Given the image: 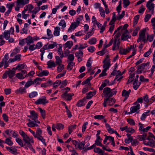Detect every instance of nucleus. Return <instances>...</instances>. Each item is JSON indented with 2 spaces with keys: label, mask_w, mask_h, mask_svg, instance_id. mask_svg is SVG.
I'll list each match as a JSON object with an SVG mask.
<instances>
[{
  "label": "nucleus",
  "mask_w": 155,
  "mask_h": 155,
  "mask_svg": "<svg viewBox=\"0 0 155 155\" xmlns=\"http://www.w3.org/2000/svg\"><path fill=\"white\" fill-rule=\"evenodd\" d=\"M28 130L33 135L34 137L38 140L41 141L45 146H46L45 142V140L41 136L42 134V131L40 128H38L35 132L31 130L30 128H28Z\"/></svg>",
  "instance_id": "1"
},
{
  "label": "nucleus",
  "mask_w": 155,
  "mask_h": 155,
  "mask_svg": "<svg viewBox=\"0 0 155 155\" xmlns=\"http://www.w3.org/2000/svg\"><path fill=\"white\" fill-rule=\"evenodd\" d=\"M30 115H28V117L31 118L35 122L38 124L40 123V122L37 119L38 118V114L33 110H30Z\"/></svg>",
  "instance_id": "2"
},
{
  "label": "nucleus",
  "mask_w": 155,
  "mask_h": 155,
  "mask_svg": "<svg viewBox=\"0 0 155 155\" xmlns=\"http://www.w3.org/2000/svg\"><path fill=\"white\" fill-rule=\"evenodd\" d=\"M48 102V101H47L46 97L45 96H43L41 98H39L37 101L35 102V104L38 105L40 104H42L43 105L45 104L46 103Z\"/></svg>",
  "instance_id": "3"
},
{
  "label": "nucleus",
  "mask_w": 155,
  "mask_h": 155,
  "mask_svg": "<svg viewBox=\"0 0 155 155\" xmlns=\"http://www.w3.org/2000/svg\"><path fill=\"white\" fill-rule=\"evenodd\" d=\"M146 31V30L145 29H144L140 31L139 37L137 40V42H140L143 39L146 38L145 36Z\"/></svg>",
  "instance_id": "4"
},
{
  "label": "nucleus",
  "mask_w": 155,
  "mask_h": 155,
  "mask_svg": "<svg viewBox=\"0 0 155 155\" xmlns=\"http://www.w3.org/2000/svg\"><path fill=\"white\" fill-rule=\"evenodd\" d=\"M79 19V18H78L77 21L73 22L71 24L70 27L68 30V31H69L71 29H75L79 24L80 22L78 20Z\"/></svg>",
  "instance_id": "5"
},
{
  "label": "nucleus",
  "mask_w": 155,
  "mask_h": 155,
  "mask_svg": "<svg viewBox=\"0 0 155 155\" xmlns=\"http://www.w3.org/2000/svg\"><path fill=\"white\" fill-rule=\"evenodd\" d=\"M21 57V54L17 55L15 56L13 58H10L8 61V62L9 63L16 61L17 60L20 61Z\"/></svg>",
  "instance_id": "6"
},
{
  "label": "nucleus",
  "mask_w": 155,
  "mask_h": 155,
  "mask_svg": "<svg viewBox=\"0 0 155 155\" xmlns=\"http://www.w3.org/2000/svg\"><path fill=\"white\" fill-rule=\"evenodd\" d=\"M131 92L130 89L127 91L126 90H124L122 92V95L123 97H125L124 101H125L127 99L129 96V94Z\"/></svg>",
  "instance_id": "7"
},
{
  "label": "nucleus",
  "mask_w": 155,
  "mask_h": 155,
  "mask_svg": "<svg viewBox=\"0 0 155 155\" xmlns=\"http://www.w3.org/2000/svg\"><path fill=\"white\" fill-rule=\"evenodd\" d=\"M110 92V89L109 87H106L103 89V93L104 94V96L107 98L108 97Z\"/></svg>",
  "instance_id": "8"
},
{
  "label": "nucleus",
  "mask_w": 155,
  "mask_h": 155,
  "mask_svg": "<svg viewBox=\"0 0 155 155\" xmlns=\"http://www.w3.org/2000/svg\"><path fill=\"white\" fill-rule=\"evenodd\" d=\"M120 33L118 32L114 36V43L112 48V50L113 51H114L115 50L116 44L117 41V39L120 36Z\"/></svg>",
  "instance_id": "9"
},
{
  "label": "nucleus",
  "mask_w": 155,
  "mask_h": 155,
  "mask_svg": "<svg viewBox=\"0 0 155 155\" xmlns=\"http://www.w3.org/2000/svg\"><path fill=\"white\" fill-rule=\"evenodd\" d=\"M140 105L139 104H137L136 106H134L130 108V112L128 113V114H130L136 112L137 110L140 109Z\"/></svg>",
  "instance_id": "10"
},
{
  "label": "nucleus",
  "mask_w": 155,
  "mask_h": 155,
  "mask_svg": "<svg viewBox=\"0 0 155 155\" xmlns=\"http://www.w3.org/2000/svg\"><path fill=\"white\" fill-rule=\"evenodd\" d=\"M23 138V140L24 141L25 143H26L28 142H31L32 143H33L34 142L32 138H30L27 135L26 136H25Z\"/></svg>",
  "instance_id": "11"
},
{
  "label": "nucleus",
  "mask_w": 155,
  "mask_h": 155,
  "mask_svg": "<svg viewBox=\"0 0 155 155\" xmlns=\"http://www.w3.org/2000/svg\"><path fill=\"white\" fill-rule=\"evenodd\" d=\"M28 121L29 122L27 123V124L28 127H34L35 126H38V125L36 124L35 122L32 120H31L30 119H28Z\"/></svg>",
  "instance_id": "12"
},
{
  "label": "nucleus",
  "mask_w": 155,
  "mask_h": 155,
  "mask_svg": "<svg viewBox=\"0 0 155 155\" xmlns=\"http://www.w3.org/2000/svg\"><path fill=\"white\" fill-rule=\"evenodd\" d=\"M25 40H26V42L28 45L34 42L33 40L30 35L28 36L27 38H25Z\"/></svg>",
  "instance_id": "13"
},
{
  "label": "nucleus",
  "mask_w": 155,
  "mask_h": 155,
  "mask_svg": "<svg viewBox=\"0 0 155 155\" xmlns=\"http://www.w3.org/2000/svg\"><path fill=\"white\" fill-rule=\"evenodd\" d=\"M143 143L145 145L149 146L152 147H155V141H152V142H146V141H144Z\"/></svg>",
  "instance_id": "14"
},
{
  "label": "nucleus",
  "mask_w": 155,
  "mask_h": 155,
  "mask_svg": "<svg viewBox=\"0 0 155 155\" xmlns=\"http://www.w3.org/2000/svg\"><path fill=\"white\" fill-rule=\"evenodd\" d=\"M131 37V35H127L125 33H123L121 39L122 41L127 40L128 38H130Z\"/></svg>",
  "instance_id": "15"
},
{
  "label": "nucleus",
  "mask_w": 155,
  "mask_h": 155,
  "mask_svg": "<svg viewBox=\"0 0 155 155\" xmlns=\"http://www.w3.org/2000/svg\"><path fill=\"white\" fill-rule=\"evenodd\" d=\"M110 60H108L106 62L103 63L104 64L103 65V68L106 70L108 69L110 66Z\"/></svg>",
  "instance_id": "16"
},
{
  "label": "nucleus",
  "mask_w": 155,
  "mask_h": 155,
  "mask_svg": "<svg viewBox=\"0 0 155 155\" xmlns=\"http://www.w3.org/2000/svg\"><path fill=\"white\" fill-rule=\"evenodd\" d=\"M85 100V97L83 98L82 100H80L77 103L76 106L78 107H81L84 106L85 104L84 103V102Z\"/></svg>",
  "instance_id": "17"
},
{
  "label": "nucleus",
  "mask_w": 155,
  "mask_h": 155,
  "mask_svg": "<svg viewBox=\"0 0 155 155\" xmlns=\"http://www.w3.org/2000/svg\"><path fill=\"white\" fill-rule=\"evenodd\" d=\"M10 31H9L5 30L3 33L4 38L6 40H8L10 36Z\"/></svg>",
  "instance_id": "18"
},
{
  "label": "nucleus",
  "mask_w": 155,
  "mask_h": 155,
  "mask_svg": "<svg viewBox=\"0 0 155 155\" xmlns=\"http://www.w3.org/2000/svg\"><path fill=\"white\" fill-rule=\"evenodd\" d=\"M6 72H7L9 78H12L15 75V71L14 70H9L8 71H6Z\"/></svg>",
  "instance_id": "19"
},
{
  "label": "nucleus",
  "mask_w": 155,
  "mask_h": 155,
  "mask_svg": "<svg viewBox=\"0 0 155 155\" xmlns=\"http://www.w3.org/2000/svg\"><path fill=\"white\" fill-rule=\"evenodd\" d=\"M147 136V134L146 133H143V135H138L137 136L138 139H139V140H146Z\"/></svg>",
  "instance_id": "20"
},
{
  "label": "nucleus",
  "mask_w": 155,
  "mask_h": 155,
  "mask_svg": "<svg viewBox=\"0 0 155 155\" xmlns=\"http://www.w3.org/2000/svg\"><path fill=\"white\" fill-rule=\"evenodd\" d=\"M49 74V72L46 70H44L42 72L40 73L38 75L39 77H42L43 76H47Z\"/></svg>",
  "instance_id": "21"
},
{
  "label": "nucleus",
  "mask_w": 155,
  "mask_h": 155,
  "mask_svg": "<svg viewBox=\"0 0 155 155\" xmlns=\"http://www.w3.org/2000/svg\"><path fill=\"white\" fill-rule=\"evenodd\" d=\"M75 65V63L74 62H70L67 65V70L71 71L73 68V66Z\"/></svg>",
  "instance_id": "22"
},
{
  "label": "nucleus",
  "mask_w": 155,
  "mask_h": 155,
  "mask_svg": "<svg viewBox=\"0 0 155 155\" xmlns=\"http://www.w3.org/2000/svg\"><path fill=\"white\" fill-rule=\"evenodd\" d=\"M129 52L128 49H123L121 48L120 49L119 53L121 54H126Z\"/></svg>",
  "instance_id": "23"
},
{
  "label": "nucleus",
  "mask_w": 155,
  "mask_h": 155,
  "mask_svg": "<svg viewBox=\"0 0 155 155\" xmlns=\"http://www.w3.org/2000/svg\"><path fill=\"white\" fill-rule=\"evenodd\" d=\"M149 63L148 62L147 63H143L140 65L138 66L137 68L138 70L142 69V70L144 68L145 66H147V65H149Z\"/></svg>",
  "instance_id": "24"
},
{
  "label": "nucleus",
  "mask_w": 155,
  "mask_h": 155,
  "mask_svg": "<svg viewBox=\"0 0 155 155\" xmlns=\"http://www.w3.org/2000/svg\"><path fill=\"white\" fill-rule=\"evenodd\" d=\"M76 126V125L74 124L73 125H71L68 127V130L69 134H71L73 131V130L75 129Z\"/></svg>",
  "instance_id": "25"
},
{
  "label": "nucleus",
  "mask_w": 155,
  "mask_h": 155,
  "mask_svg": "<svg viewBox=\"0 0 155 155\" xmlns=\"http://www.w3.org/2000/svg\"><path fill=\"white\" fill-rule=\"evenodd\" d=\"M47 64L48 66V67L49 68H51L52 67H55V66L54 62L52 60H50L48 62Z\"/></svg>",
  "instance_id": "26"
},
{
  "label": "nucleus",
  "mask_w": 155,
  "mask_h": 155,
  "mask_svg": "<svg viewBox=\"0 0 155 155\" xmlns=\"http://www.w3.org/2000/svg\"><path fill=\"white\" fill-rule=\"evenodd\" d=\"M60 28L58 27H56L55 28V30L54 31V35L55 36H57L59 35Z\"/></svg>",
  "instance_id": "27"
},
{
  "label": "nucleus",
  "mask_w": 155,
  "mask_h": 155,
  "mask_svg": "<svg viewBox=\"0 0 155 155\" xmlns=\"http://www.w3.org/2000/svg\"><path fill=\"white\" fill-rule=\"evenodd\" d=\"M85 145L84 141H83L81 142H80L78 147L80 150H83L85 148L84 146Z\"/></svg>",
  "instance_id": "28"
},
{
  "label": "nucleus",
  "mask_w": 155,
  "mask_h": 155,
  "mask_svg": "<svg viewBox=\"0 0 155 155\" xmlns=\"http://www.w3.org/2000/svg\"><path fill=\"white\" fill-rule=\"evenodd\" d=\"M146 7L149 10H153L154 7V4L153 3H150L148 4V3H147Z\"/></svg>",
  "instance_id": "29"
},
{
  "label": "nucleus",
  "mask_w": 155,
  "mask_h": 155,
  "mask_svg": "<svg viewBox=\"0 0 155 155\" xmlns=\"http://www.w3.org/2000/svg\"><path fill=\"white\" fill-rule=\"evenodd\" d=\"M74 95V94L73 93H70L67 95L65 98H63L68 101H70L71 100L72 97Z\"/></svg>",
  "instance_id": "30"
},
{
  "label": "nucleus",
  "mask_w": 155,
  "mask_h": 155,
  "mask_svg": "<svg viewBox=\"0 0 155 155\" xmlns=\"http://www.w3.org/2000/svg\"><path fill=\"white\" fill-rule=\"evenodd\" d=\"M73 45V42L72 41H68L65 44V47L66 48L68 47L69 49L71 48Z\"/></svg>",
  "instance_id": "31"
},
{
  "label": "nucleus",
  "mask_w": 155,
  "mask_h": 155,
  "mask_svg": "<svg viewBox=\"0 0 155 155\" xmlns=\"http://www.w3.org/2000/svg\"><path fill=\"white\" fill-rule=\"evenodd\" d=\"M94 151L95 153H99L101 155H104V151H103L99 147H97L94 149Z\"/></svg>",
  "instance_id": "32"
},
{
  "label": "nucleus",
  "mask_w": 155,
  "mask_h": 155,
  "mask_svg": "<svg viewBox=\"0 0 155 155\" xmlns=\"http://www.w3.org/2000/svg\"><path fill=\"white\" fill-rule=\"evenodd\" d=\"M12 138L10 137V138H7L5 141V143H6L9 146H12L13 144V143L11 140V139Z\"/></svg>",
  "instance_id": "33"
},
{
  "label": "nucleus",
  "mask_w": 155,
  "mask_h": 155,
  "mask_svg": "<svg viewBox=\"0 0 155 155\" xmlns=\"http://www.w3.org/2000/svg\"><path fill=\"white\" fill-rule=\"evenodd\" d=\"M136 45H130V47H128V51H130L132 49H133V52H135V53H136L137 51V49L136 48Z\"/></svg>",
  "instance_id": "34"
},
{
  "label": "nucleus",
  "mask_w": 155,
  "mask_h": 155,
  "mask_svg": "<svg viewBox=\"0 0 155 155\" xmlns=\"http://www.w3.org/2000/svg\"><path fill=\"white\" fill-rule=\"evenodd\" d=\"M6 148L7 150H9V152H11L14 154L16 155L17 153V149L13 150L11 148V147H6Z\"/></svg>",
  "instance_id": "35"
},
{
  "label": "nucleus",
  "mask_w": 155,
  "mask_h": 155,
  "mask_svg": "<svg viewBox=\"0 0 155 155\" xmlns=\"http://www.w3.org/2000/svg\"><path fill=\"white\" fill-rule=\"evenodd\" d=\"M55 127L58 130H62L64 128V125L62 124H57L56 125Z\"/></svg>",
  "instance_id": "36"
},
{
  "label": "nucleus",
  "mask_w": 155,
  "mask_h": 155,
  "mask_svg": "<svg viewBox=\"0 0 155 155\" xmlns=\"http://www.w3.org/2000/svg\"><path fill=\"white\" fill-rule=\"evenodd\" d=\"M154 36V35L153 34L150 35L148 34L147 35V39L149 42H152Z\"/></svg>",
  "instance_id": "37"
},
{
  "label": "nucleus",
  "mask_w": 155,
  "mask_h": 155,
  "mask_svg": "<svg viewBox=\"0 0 155 155\" xmlns=\"http://www.w3.org/2000/svg\"><path fill=\"white\" fill-rule=\"evenodd\" d=\"M108 101H109L108 102V105L109 106H111L115 103L116 100L115 99H114L113 98H111L110 99L109 98V100Z\"/></svg>",
  "instance_id": "38"
},
{
  "label": "nucleus",
  "mask_w": 155,
  "mask_h": 155,
  "mask_svg": "<svg viewBox=\"0 0 155 155\" xmlns=\"http://www.w3.org/2000/svg\"><path fill=\"white\" fill-rule=\"evenodd\" d=\"M47 35L48 37V39H50L53 37V35L52 34L51 31L48 29L47 30Z\"/></svg>",
  "instance_id": "39"
},
{
  "label": "nucleus",
  "mask_w": 155,
  "mask_h": 155,
  "mask_svg": "<svg viewBox=\"0 0 155 155\" xmlns=\"http://www.w3.org/2000/svg\"><path fill=\"white\" fill-rule=\"evenodd\" d=\"M143 99L144 101L146 103H148L150 104V99H149L148 96L147 94H146L144 96H143Z\"/></svg>",
  "instance_id": "40"
},
{
  "label": "nucleus",
  "mask_w": 155,
  "mask_h": 155,
  "mask_svg": "<svg viewBox=\"0 0 155 155\" xmlns=\"http://www.w3.org/2000/svg\"><path fill=\"white\" fill-rule=\"evenodd\" d=\"M130 2L129 1V0H123V7L124 8H126L130 5Z\"/></svg>",
  "instance_id": "41"
},
{
  "label": "nucleus",
  "mask_w": 155,
  "mask_h": 155,
  "mask_svg": "<svg viewBox=\"0 0 155 155\" xmlns=\"http://www.w3.org/2000/svg\"><path fill=\"white\" fill-rule=\"evenodd\" d=\"M16 142L18 143L21 147H23L24 146H25V144H23V141L22 140L18 138H17L16 139Z\"/></svg>",
  "instance_id": "42"
},
{
  "label": "nucleus",
  "mask_w": 155,
  "mask_h": 155,
  "mask_svg": "<svg viewBox=\"0 0 155 155\" xmlns=\"http://www.w3.org/2000/svg\"><path fill=\"white\" fill-rule=\"evenodd\" d=\"M134 76L135 74H133L130 75L129 79L128 80L127 82V84H129L130 82H131L133 81V80L134 78Z\"/></svg>",
  "instance_id": "43"
},
{
  "label": "nucleus",
  "mask_w": 155,
  "mask_h": 155,
  "mask_svg": "<svg viewBox=\"0 0 155 155\" xmlns=\"http://www.w3.org/2000/svg\"><path fill=\"white\" fill-rule=\"evenodd\" d=\"M39 109L41 114V115L43 119L45 118V110H43L41 108H39Z\"/></svg>",
  "instance_id": "44"
},
{
  "label": "nucleus",
  "mask_w": 155,
  "mask_h": 155,
  "mask_svg": "<svg viewBox=\"0 0 155 155\" xmlns=\"http://www.w3.org/2000/svg\"><path fill=\"white\" fill-rule=\"evenodd\" d=\"M21 73H19L16 74L15 75L16 77L19 79H24L25 77H27V75L25 76H23Z\"/></svg>",
  "instance_id": "45"
},
{
  "label": "nucleus",
  "mask_w": 155,
  "mask_h": 155,
  "mask_svg": "<svg viewBox=\"0 0 155 155\" xmlns=\"http://www.w3.org/2000/svg\"><path fill=\"white\" fill-rule=\"evenodd\" d=\"M14 6V4L13 3H9L6 4V7L8 10H12V8Z\"/></svg>",
  "instance_id": "46"
},
{
  "label": "nucleus",
  "mask_w": 155,
  "mask_h": 155,
  "mask_svg": "<svg viewBox=\"0 0 155 155\" xmlns=\"http://www.w3.org/2000/svg\"><path fill=\"white\" fill-rule=\"evenodd\" d=\"M58 53L60 55V57L61 58H63L64 57V55L61 47H60L59 48H58Z\"/></svg>",
  "instance_id": "47"
},
{
  "label": "nucleus",
  "mask_w": 155,
  "mask_h": 155,
  "mask_svg": "<svg viewBox=\"0 0 155 155\" xmlns=\"http://www.w3.org/2000/svg\"><path fill=\"white\" fill-rule=\"evenodd\" d=\"M56 61L55 62L57 64H61L62 63V60L60 59V57L58 56H56Z\"/></svg>",
  "instance_id": "48"
},
{
  "label": "nucleus",
  "mask_w": 155,
  "mask_h": 155,
  "mask_svg": "<svg viewBox=\"0 0 155 155\" xmlns=\"http://www.w3.org/2000/svg\"><path fill=\"white\" fill-rule=\"evenodd\" d=\"M38 95V93L37 92L33 91L29 94V97L30 98H33Z\"/></svg>",
  "instance_id": "49"
},
{
  "label": "nucleus",
  "mask_w": 155,
  "mask_h": 155,
  "mask_svg": "<svg viewBox=\"0 0 155 155\" xmlns=\"http://www.w3.org/2000/svg\"><path fill=\"white\" fill-rule=\"evenodd\" d=\"M96 39L95 38H93L89 40L88 42L91 45H93L96 43Z\"/></svg>",
  "instance_id": "50"
},
{
  "label": "nucleus",
  "mask_w": 155,
  "mask_h": 155,
  "mask_svg": "<svg viewBox=\"0 0 155 155\" xmlns=\"http://www.w3.org/2000/svg\"><path fill=\"white\" fill-rule=\"evenodd\" d=\"M58 24L60 26H62V28H64L66 26L65 22L64 20H61Z\"/></svg>",
  "instance_id": "51"
},
{
  "label": "nucleus",
  "mask_w": 155,
  "mask_h": 155,
  "mask_svg": "<svg viewBox=\"0 0 155 155\" xmlns=\"http://www.w3.org/2000/svg\"><path fill=\"white\" fill-rule=\"evenodd\" d=\"M25 65L24 64H19L15 68V69H18L19 70H21V69H24Z\"/></svg>",
  "instance_id": "52"
},
{
  "label": "nucleus",
  "mask_w": 155,
  "mask_h": 155,
  "mask_svg": "<svg viewBox=\"0 0 155 155\" xmlns=\"http://www.w3.org/2000/svg\"><path fill=\"white\" fill-rule=\"evenodd\" d=\"M140 30V28L139 27H137L135 29L132 34V35L133 36H134L137 35V34L139 30Z\"/></svg>",
  "instance_id": "53"
},
{
  "label": "nucleus",
  "mask_w": 155,
  "mask_h": 155,
  "mask_svg": "<svg viewBox=\"0 0 155 155\" xmlns=\"http://www.w3.org/2000/svg\"><path fill=\"white\" fill-rule=\"evenodd\" d=\"M57 44L56 42H54L52 44H50L48 46V49H52L56 46Z\"/></svg>",
  "instance_id": "54"
},
{
  "label": "nucleus",
  "mask_w": 155,
  "mask_h": 155,
  "mask_svg": "<svg viewBox=\"0 0 155 155\" xmlns=\"http://www.w3.org/2000/svg\"><path fill=\"white\" fill-rule=\"evenodd\" d=\"M33 84V81H27L25 84V88H28L31 85Z\"/></svg>",
  "instance_id": "55"
},
{
  "label": "nucleus",
  "mask_w": 155,
  "mask_h": 155,
  "mask_svg": "<svg viewBox=\"0 0 155 155\" xmlns=\"http://www.w3.org/2000/svg\"><path fill=\"white\" fill-rule=\"evenodd\" d=\"M59 66L57 68V70L59 71H61L64 68V65L61 64H59Z\"/></svg>",
  "instance_id": "56"
},
{
  "label": "nucleus",
  "mask_w": 155,
  "mask_h": 155,
  "mask_svg": "<svg viewBox=\"0 0 155 155\" xmlns=\"http://www.w3.org/2000/svg\"><path fill=\"white\" fill-rule=\"evenodd\" d=\"M94 33L92 31H90L87 33L86 37L84 38V39L86 40L89 38Z\"/></svg>",
  "instance_id": "57"
},
{
  "label": "nucleus",
  "mask_w": 155,
  "mask_h": 155,
  "mask_svg": "<svg viewBox=\"0 0 155 155\" xmlns=\"http://www.w3.org/2000/svg\"><path fill=\"white\" fill-rule=\"evenodd\" d=\"M143 150L145 151H148L150 152L155 153V150L152 148H148L146 147H144L143 148Z\"/></svg>",
  "instance_id": "58"
},
{
  "label": "nucleus",
  "mask_w": 155,
  "mask_h": 155,
  "mask_svg": "<svg viewBox=\"0 0 155 155\" xmlns=\"http://www.w3.org/2000/svg\"><path fill=\"white\" fill-rule=\"evenodd\" d=\"M33 8V7L31 4H29L26 5L24 8V10H32Z\"/></svg>",
  "instance_id": "59"
},
{
  "label": "nucleus",
  "mask_w": 155,
  "mask_h": 155,
  "mask_svg": "<svg viewBox=\"0 0 155 155\" xmlns=\"http://www.w3.org/2000/svg\"><path fill=\"white\" fill-rule=\"evenodd\" d=\"M107 70L104 69L103 70L102 73L99 74V77H102L107 75V74L106 72Z\"/></svg>",
  "instance_id": "60"
},
{
  "label": "nucleus",
  "mask_w": 155,
  "mask_h": 155,
  "mask_svg": "<svg viewBox=\"0 0 155 155\" xmlns=\"http://www.w3.org/2000/svg\"><path fill=\"white\" fill-rule=\"evenodd\" d=\"M27 10H23L22 11V15L23 18L25 19H26L29 16V15L28 14H25V13L26 11Z\"/></svg>",
  "instance_id": "61"
},
{
  "label": "nucleus",
  "mask_w": 155,
  "mask_h": 155,
  "mask_svg": "<svg viewBox=\"0 0 155 155\" xmlns=\"http://www.w3.org/2000/svg\"><path fill=\"white\" fill-rule=\"evenodd\" d=\"M151 15L149 14H147L144 18V21L145 22H147L149 19L150 18Z\"/></svg>",
  "instance_id": "62"
},
{
  "label": "nucleus",
  "mask_w": 155,
  "mask_h": 155,
  "mask_svg": "<svg viewBox=\"0 0 155 155\" xmlns=\"http://www.w3.org/2000/svg\"><path fill=\"white\" fill-rule=\"evenodd\" d=\"M105 50H104V48H103L101 51L97 52V54L98 55H103L106 53V52H105Z\"/></svg>",
  "instance_id": "63"
},
{
  "label": "nucleus",
  "mask_w": 155,
  "mask_h": 155,
  "mask_svg": "<svg viewBox=\"0 0 155 155\" xmlns=\"http://www.w3.org/2000/svg\"><path fill=\"white\" fill-rule=\"evenodd\" d=\"M92 92H90L87 94V95L85 98L87 99H89L91 98L93 96V95L92 94Z\"/></svg>",
  "instance_id": "64"
}]
</instances>
